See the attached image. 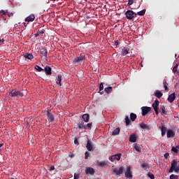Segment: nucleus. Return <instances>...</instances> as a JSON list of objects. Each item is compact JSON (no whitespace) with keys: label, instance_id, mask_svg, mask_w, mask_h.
<instances>
[{"label":"nucleus","instance_id":"7ed1b4c3","mask_svg":"<svg viewBox=\"0 0 179 179\" xmlns=\"http://www.w3.org/2000/svg\"><path fill=\"white\" fill-rule=\"evenodd\" d=\"M115 174L117 177H121V174H124V166H120V168L113 169V173Z\"/></svg>","mask_w":179,"mask_h":179},{"label":"nucleus","instance_id":"0eeeda50","mask_svg":"<svg viewBox=\"0 0 179 179\" xmlns=\"http://www.w3.org/2000/svg\"><path fill=\"white\" fill-rule=\"evenodd\" d=\"M141 111H142V115L145 117L146 114L148 113H150L152 111V108L151 107H148V106H143L141 107Z\"/></svg>","mask_w":179,"mask_h":179},{"label":"nucleus","instance_id":"9d476101","mask_svg":"<svg viewBox=\"0 0 179 179\" xmlns=\"http://www.w3.org/2000/svg\"><path fill=\"white\" fill-rule=\"evenodd\" d=\"M126 178H132V171H131V166H128L127 171L124 172Z\"/></svg>","mask_w":179,"mask_h":179},{"label":"nucleus","instance_id":"680f3d73","mask_svg":"<svg viewBox=\"0 0 179 179\" xmlns=\"http://www.w3.org/2000/svg\"><path fill=\"white\" fill-rule=\"evenodd\" d=\"M50 1H55V0H50Z\"/></svg>","mask_w":179,"mask_h":179},{"label":"nucleus","instance_id":"4be33fe9","mask_svg":"<svg viewBox=\"0 0 179 179\" xmlns=\"http://www.w3.org/2000/svg\"><path fill=\"white\" fill-rule=\"evenodd\" d=\"M155 97H157V99H162V97L163 96V93H162L160 90H157L155 92Z\"/></svg>","mask_w":179,"mask_h":179},{"label":"nucleus","instance_id":"6e6552de","mask_svg":"<svg viewBox=\"0 0 179 179\" xmlns=\"http://www.w3.org/2000/svg\"><path fill=\"white\" fill-rule=\"evenodd\" d=\"M159 100H155L152 103V108H154V111H155L156 115H159Z\"/></svg>","mask_w":179,"mask_h":179},{"label":"nucleus","instance_id":"aec40b11","mask_svg":"<svg viewBox=\"0 0 179 179\" xmlns=\"http://www.w3.org/2000/svg\"><path fill=\"white\" fill-rule=\"evenodd\" d=\"M129 142H131V143H135V142H136V134H133L130 135Z\"/></svg>","mask_w":179,"mask_h":179},{"label":"nucleus","instance_id":"052dcab7","mask_svg":"<svg viewBox=\"0 0 179 179\" xmlns=\"http://www.w3.org/2000/svg\"><path fill=\"white\" fill-rule=\"evenodd\" d=\"M73 156H75L74 155H69V157L72 158L73 157Z\"/></svg>","mask_w":179,"mask_h":179},{"label":"nucleus","instance_id":"13d9d810","mask_svg":"<svg viewBox=\"0 0 179 179\" xmlns=\"http://www.w3.org/2000/svg\"><path fill=\"white\" fill-rule=\"evenodd\" d=\"M40 36V34H38V32H37L36 34H35V37H38Z\"/></svg>","mask_w":179,"mask_h":179},{"label":"nucleus","instance_id":"412c9836","mask_svg":"<svg viewBox=\"0 0 179 179\" xmlns=\"http://www.w3.org/2000/svg\"><path fill=\"white\" fill-rule=\"evenodd\" d=\"M167 138H173L176 133L171 129H169L166 133Z\"/></svg>","mask_w":179,"mask_h":179},{"label":"nucleus","instance_id":"72a5a7b5","mask_svg":"<svg viewBox=\"0 0 179 179\" xmlns=\"http://www.w3.org/2000/svg\"><path fill=\"white\" fill-rule=\"evenodd\" d=\"M125 122H126L127 127H128V125H131V120H129V117L125 116Z\"/></svg>","mask_w":179,"mask_h":179},{"label":"nucleus","instance_id":"a19ab883","mask_svg":"<svg viewBox=\"0 0 179 179\" xmlns=\"http://www.w3.org/2000/svg\"><path fill=\"white\" fill-rule=\"evenodd\" d=\"M136 3V0H129L128 1V5H134V3Z\"/></svg>","mask_w":179,"mask_h":179},{"label":"nucleus","instance_id":"8fccbe9b","mask_svg":"<svg viewBox=\"0 0 179 179\" xmlns=\"http://www.w3.org/2000/svg\"><path fill=\"white\" fill-rule=\"evenodd\" d=\"M74 143L75 145H79V141H78V138H75Z\"/></svg>","mask_w":179,"mask_h":179},{"label":"nucleus","instance_id":"dca6fc26","mask_svg":"<svg viewBox=\"0 0 179 179\" xmlns=\"http://www.w3.org/2000/svg\"><path fill=\"white\" fill-rule=\"evenodd\" d=\"M169 103H173L174 101V100H176V93H172L171 94L168 99H167Z\"/></svg>","mask_w":179,"mask_h":179},{"label":"nucleus","instance_id":"bf43d9fd","mask_svg":"<svg viewBox=\"0 0 179 179\" xmlns=\"http://www.w3.org/2000/svg\"><path fill=\"white\" fill-rule=\"evenodd\" d=\"M3 146V143H0V148H2Z\"/></svg>","mask_w":179,"mask_h":179},{"label":"nucleus","instance_id":"37998d69","mask_svg":"<svg viewBox=\"0 0 179 179\" xmlns=\"http://www.w3.org/2000/svg\"><path fill=\"white\" fill-rule=\"evenodd\" d=\"M170 179H178V176H176L174 174H172L170 176Z\"/></svg>","mask_w":179,"mask_h":179},{"label":"nucleus","instance_id":"c85d7f7f","mask_svg":"<svg viewBox=\"0 0 179 179\" xmlns=\"http://www.w3.org/2000/svg\"><path fill=\"white\" fill-rule=\"evenodd\" d=\"M105 93H107V94H109V93H111L113 92V87H108L104 89Z\"/></svg>","mask_w":179,"mask_h":179},{"label":"nucleus","instance_id":"603ef678","mask_svg":"<svg viewBox=\"0 0 179 179\" xmlns=\"http://www.w3.org/2000/svg\"><path fill=\"white\" fill-rule=\"evenodd\" d=\"M173 171H175V169L171 167L170 169H169V173H173Z\"/></svg>","mask_w":179,"mask_h":179},{"label":"nucleus","instance_id":"3c124183","mask_svg":"<svg viewBox=\"0 0 179 179\" xmlns=\"http://www.w3.org/2000/svg\"><path fill=\"white\" fill-rule=\"evenodd\" d=\"M38 34H44V31L43 30H38Z\"/></svg>","mask_w":179,"mask_h":179},{"label":"nucleus","instance_id":"5fc2aeb1","mask_svg":"<svg viewBox=\"0 0 179 179\" xmlns=\"http://www.w3.org/2000/svg\"><path fill=\"white\" fill-rule=\"evenodd\" d=\"M3 43H5V40L4 39H0V44H3Z\"/></svg>","mask_w":179,"mask_h":179},{"label":"nucleus","instance_id":"09e8293b","mask_svg":"<svg viewBox=\"0 0 179 179\" xmlns=\"http://www.w3.org/2000/svg\"><path fill=\"white\" fill-rule=\"evenodd\" d=\"M74 179H79V174L74 173Z\"/></svg>","mask_w":179,"mask_h":179},{"label":"nucleus","instance_id":"de8ad7c7","mask_svg":"<svg viewBox=\"0 0 179 179\" xmlns=\"http://www.w3.org/2000/svg\"><path fill=\"white\" fill-rule=\"evenodd\" d=\"M175 172H176L177 173H179V166H177L175 168Z\"/></svg>","mask_w":179,"mask_h":179},{"label":"nucleus","instance_id":"f03ea898","mask_svg":"<svg viewBox=\"0 0 179 179\" xmlns=\"http://www.w3.org/2000/svg\"><path fill=\"white\" fill-rule=\"evenodd\" d=\"M8 96L10 97H23V92H21L20 91L17 90H12L10 92Z\"/></svg>","mask_w":179,"mask_h":179},{"label":"nucleus","instance_id":"a211bd4d","mask_svg":"<svg viewBox=\"0 0 179 179\" xmlns=\"http://www.w3.org/2000/svg\"><path fill=\"white\" fill-rule=\"evenodd\" d=\"M86 148L89 152H92V150H93V145L92 144V141H90V140L87 141Z\"/></svg>","mask_w":179,"mask_h":179},{"label":"nucleus","instance_id":"79ce46f5","mask_svg":"<svg viewBox=\"0 0 179 179\" xmlns=\"http://www.w3.org/2000/svg\"><path fill=\"white\" fill-rule=\"evenodd\" d=\"M86 129H92V123H87V125H85Z\"/></svg>","mask_w":179,"mask_h":179},{"label":"nucleus","instance_id":"c756f323","mask_svg":"<svg viewBox=\"0 0 179 179\" xmlns=\"http://www.w3.org/2000/svg\"><path fill=\"white\" fill-rule=\"evenodd\" d=\"M178 64H176L173 68V73H176L178 76H179V71H178Z\"/></svg>","mask_w":179,"mask_h":179},{"label":"nucleus","instance_id":"4468645a","mask_svg":"<svg viewBox=\"0 0 179 179\" xmlns=\"http://www.w3.org/2000/svg\"><path fill=\"white\" fill-rule=\"evenodd\" d=\"M94 173V169L92 167H87L85 169V174H90L91 176H93Z\"/></svg>","mask_w":179,"mask_h":179},{"label":"nucleus","instance_id":"1a4fd4ad","mask_svg":"<svg viewBox=\"0 0 179 179\" xmlns=\"http://www.w3.org/2000/svg\"><path fill=\"white\" fill-rule=\"evenodd\" d=\"M96 166L98 167H107L108 166V161H97Z\"/></svg>","mask_w":179,"mask_h":179},{"label":"nucleus","instance_id":"ea45409f","mask_svg":"<svg viewBox=\"0 0 179 179\" xmlns=\"http://www.w3.org/2000/svg\"><path fill=\"white\" fill-rule=\"evenodd\" d=\"M148 176L150 179H155V175H153V173H152V172H148Z\"/></svg>","mask_w":179,"mask_h":179},{"label":"nucleus","instance_id":"bb28decb","mask_svg":"<svg viewBox=\"0 0 179 179\" xmlns=\"http://www.w3.org/2000/svg\"><path fill=\"white\" fill-rule=\"evenodd\" d=\"M78 127L79 129H86V126L85 125V122H81L78 124Z\"/></svg>","mask_w":179,"mask_h":179},{"label":"nucleus","instance_id":"2f4dec72","mask_svg":"<svg viewBox=\"0 0 179 179\" xmlns=\"http://www.w3.org/2000/svg\"><path fill=\"white\" fill-rule=\"evenodd\" d=\"M139 126L141 127V128H142V129H149V125L144 124V123H141L139 124Z\"/></svg>","mask_w":179,"mask_h":179},{"label":"nucleus","instance_id":"7c9ffc66","mask_svg":"<svg viewBox=\"0 0 179 179\" xmlns=\"http://www.w3.org/2000/svg\"><path fill=\"white\" fill-rule=\"evenodd\" d=\"M141 167L143 169V170H149V164L145 162L141 164Z\"/></svg>","mask_w":179,"mask_h":179},{"label":"nucleus","instance_id":"cd10ccee","mask_svg":"<svg viewBox=\"0 0 179 179\" xmlns=\"http://www.w3.org/2000/svg\"><path fill=\"white\" fill-rule=\"evenodd\" d=\"M159 128L161 129L162 136H164V135H166V131H167V129L164 126L159 127Z\"/></svg>","mask_w":179,"mask_h":179},{"label":"nucleus","instance_id":"20e7f679","mask_svg":"<svg viewBox=\"0 0 179 179\" xmlns=\"http://www.w3.org/2000/svg\"><path fill=\"white\" fill-rule=\"evenodd\" d=\"M126 17L128 20H132L134 17H136V13H135L132 10H128L126 13Z\"/></svg>","mask_w":179,"mask_h":179},{"label":"nucleus","instance_id":"c9c22d12","mask_svg":"<svg viewBox=\"0 0 179 179\" xmlns=\"http://www.w3.org/2000/svg\"><path fill=\"white\" fill-rule=\"evenodd\" d=\"M130 120L131 121H135V120H136V114L131 113L130 114Z\"/></svg>","mask_w":179,"mask_h":179},{"label":"nucleus","instance_id":"39448f33","mask_svg":"<svg viewBox=\"0 0 179 179\" xmlns=\"http://www.w3.org/2000/svg\"><path fill=\"white\" fill-rule=\"evenodd\" d=\"M47 115V120L49 121V122H54V120H55V117H54V115L51 113V110L48 109L46 113Z\"/></svg>","mask_w":179,"mask_h":179},{"label":"nucleus","instance_id":"393cba45","mask_svg":"<svg viewBox=\"0 0 179 179\" xmlns=\"http://www.w3.org/2000/svg\"><path fill=\"white\" fill-rule=\"evenodd\" d=\"M83 120H84L85 122H89V120H90V115L87 113L84 114L83 116Z\"/></svg>","mask_w":179,"mask_h":179},{"label":"nucleus","instance_id":"864d4df0","mask_svg":"<svg viewBox=\"0 0 179 179\" xmlns=\"http://www.w3.org/2000/svg\"><path fill=\"white\" fill-rule=\"evenodd\" d=\"M50 171H52V170H55V167L54 166H50Z\"/></svg>","mask_w":179,"mask_h":179},{"label":"nucleus","instance_id":"b1692460","mask_svg":"<svg viewBox=\"0 0 179 179\" xmlns=\"http://www.w3.org/2000/svg\"><path fill=\"white\" fill-rule=\"evenodd\" d=\"M134 149H135L136 152H138V153H141V152H142V148H141V145H139V144L138 143L134 144Z\"/></svg>","mask_w":179,"mask_h":179},{"label":"nucleus","instance_id":"c03bdc74","mask_svg":"<svg viewBox=\"0 0 179 179\" xmlns=\"http://www.w3.org/2000/svg\"><path fill=\"white\" fill-rule=\"evenodd\" d=\"M89 155H90V153H89V152H85V159H89Z\"/></svg>","mask_w":179,"mask_h":179},{"label":"nucleus","instance_id":"58836bf2","mask_svg":"<svg viewBox=\"0 0 179 179\" xmlns=\"http://www.w3.org/2000/svg\"><path fill=\"white\" fill-rule=\"evenodd\" d=\"M179 146L172 147L171 150L172 152H174V153H177L178 152Z\"/></svg>","mask_w":179,"mask_h":179},{"label":"nucleus","instance_id":"49530a36","mask_svg":"<svg viewBox=\"0 0 179 179\" xmlns=\"http://www.w3.org/2000/svg\"><path fill=\"white\" fill-rule=\"evenodd\" d=\"M169 156H170V154H169V152H166L164 155V157H165L166 159H168Z\"/></svg>","mask_w":179,"mask_h":179},{"label":"nucleus","instance_id":"473e14b6","mask_svg":"<svg viewBox=\"0 0 179 179\" xmlns=\"http://www.w3.org/2000/svg\"><path fill=\"white\" fill-rule=\"evenodd\" d=\"M145 13H146V10L143 9L139 12H138L136 14V16H143L145 15Z\"/></svg>","mask_w":179,"mask_h":179},{"label":"nucleus","instance_id":"423d86ee","mask_svg":"<svg viewBox=\"0 0 179 179\" xmlns=\"http://www.w3.org/2000/svg\"><path fill=\"white\" fill-rule=\"evenodd\" d=\"M121 153L115 154L109 157V160L112 162V163H114L115 160H117V162H120L121 160Z\"/></svg>","mask_w":179,"mask_h":179},{"label":"nucleus","instance_id":"4c0bfd02","mask_svg":"<svg viewBox=\"0 0 179 179\" xmlns=\"http://www.w3.org/2000/svg\"><path fill=\"white\" fill-rule=\"evenodd\" d=\"M176 166H177V161L173 160V161L172 162V163H171V167L172 169H176Z\"/></svg>","mask_w":179,"mask_h":179},{"label":"nucleus","instance_id":"5701e85b","mask_svg":"<svg viewBox=\"0 0 179 179\" xmlns=\"http://www.w3.org/2000/svg\"><path fill=\"white\" fill-rule=\"evenodd\" d=\"M160 111L162 115H167V111H166V107L164 105L160 106Z\"/></svg>","mask_w":179,"mask_h":179},{"label":"nucleus","instance_id":"6ab92c4d","mask_svg":"<svg viewBox=\"0 0 179 179\" xmlns=\"http://www.w3.org/2000/svg\"><path fill=\"white\" fill-rule=\"evenodd\" d=\"M61 82H62V75L59 74L56 79V83L57 85H59V86H62V84L61 83Z\"/></svg>","mask_w":179,"mask_h":179},{"label":"nucleus","instance_id":"9b49d317","mask_svg":"<svg viewBox=\"0 0 179 179\" xmlns=\"http://www.w3.org/2000/svg\"><path fill=\"white\" fill-rule=\"evenodd\" d=\"M43 71L45 73V75H47V76H49L50 75H52V69H51V67L50 66H46L44 69Z\"/></svg>","mask_w":179,"mask_h":179},{"label":"nucleus","instance_id":"6e6d98bb","mask_svg":"<svg viewBox=\"0 0 179 179\" xmlns=\"http://www.w3.org/2000/svg\"><path fill=\"white\" fill-rule=\"evenodd\" d=\"M1 15H6V13L4 10L0 12Z\"/></svg>","mask_w":179,"mask_h":179},{"label":"nucleus","instance_id":"f704fd0d","mask_svg":"<svg viewBox=\"0 0 179 179\" xmlns=\"http://www.w3.org/2000/svg\"><path fill=\"white\" fill-rule=\"evenodd\" d=\"M104 89V85L103 84V83H101L99 85V93H100V94H103V92H101V91Z\"/></svg>","mask_w":179,"mask_h":179},{"label":"nucleus","instance_id":"a18cd8bd","mask_svg":"<svg viewBox=\"0 0 179 179\" xmlns=\"http://www.w3.org/2000/svg\"><path fill=\"white\" fill-rule=\"evenodd\" d=\"M163 84H164V90H166V92H169V87H167V85H166L164 83H163Z\"/></svg>","mask_w":179,"mask_h":179},{"label":"nucleus","instance_id":"f3484780","mask_svg":"<svg viewBox=\"0 0 179 179\" xmlns=\"http://www.w3.org/2000/svg\"><path fill=\"white\" fill-rule=\"evenodd\" d=\"M128 54H129V48H124L122 49L121 55L125 57V55H128Z\"/></svg>","mask_w":179,"mask_h":179},{"label":"nucleus","instance_id":"ddd939ff","mask_svg":"<svg viewBox=\"0 0 179 179\" xmlns=\"http://www.w3.org/2000/svg\"><path fill=\"white\" fill-rule=\"evenodd\" d=\"M22 57H23V58H26L27 59H29L30 61H31L32 59H34V56H33V55H31V53H24V55H22Z\"/></svg>","mask_w":179,"mask_h":179},{"label":"nucleus","instance_id":"e433bc0d","mask_svg":"<svg viewBox=\"0 0 179 179\" xmlns=\"http://www.w3.org/2000/svg\"><path fill=\"white\" fill-rule=\"evenodd\" d=\"M35 69L36 71H38V72H41V71H44V69L41 68L40 66L38 65H36L35 66Z\"/></svg>","mask_w":179,"mask_h":179},{"label":"nucleus","instance_id":"2eb2a0df","mask_svg":"<svg viewBox=\"0 0 179 179\" xmlns=\"http://www.w3.org/2000/svg\"><path fill=\"white\" fill-rule=\"evenodd\" d=\"M35 19H36V16H34V14H31L25 18V22H34Z\"/></svg>","mask_w":179,"mask_h":179},{"label":"nucleus","instance_id":"f257e3e1","mask_svg":"<svg viewBox=\"0 0 179 179\" xmlns=\"http://www.w3.org/2000/svg\"><path fill=\"white\" fill-rule=\"evenodd\" d=\"M85 61H86V57L85 55H80L73 59V64L76 66H78V65H80V64H82V62H85Z\"/></svg>","mask_w":179,"mask_h":179},{"label":"nucleus","instance_id":"f8f14e48","mask_svg":"<svg viewBox=\"0 0 179 179\" xmlns=\"http://www.w3.org/2000/svg\"><path fill=\"white\" fill-rule=\"evenodd\" d=\"M40 54L41 55V57H44L45 59H47V54H48V50H47V48H42L40 49Z\"/></svg>","mask_w":179,"mask_h":179},{"label":"nucleus","instance_id":"4d7b16f0","mask_svg":"<svg viewBox=\"0 0 179 179\" xmlns=\"http://www.w3.org/2000/svg\"><path fill=\"white\" fill-rule=\"evenodd\" d=\"M120 43H118V41H115V45H119Z\"/></svg>","mask_w":179,"mask_h":179},{"label":"nucleus","instance_id":"a878e982","mask_svg":"<svg viewBox=\"0 0 179 179\" xmlns=\"http://www.w3.org/2000/svg\"><path fill=\"white\" fill-rule=\"evenodd\" d=\"M121 131V129L120 127L116 128L112 132V135L115 136V135H119L120 132Z\"/></svg>","mask_w":179,"mask_h":179}]
</instances>
